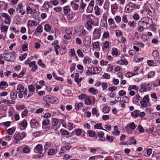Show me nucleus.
<instances>
[{"label":"nucleus","mask_w":160,"mask_h":160,"mask_svg":"<svg viewBox=\"0 0 160 160\" xmlns=\"http://www.w3.org/2000/svg\"><path fill=\"white\" fill-rule=\"evenodd\" d=\"M101 29L100 28H96L94 29L93 35L96 39H99L101 36Z\"/></svg>","instance_id":"7"},{"label":"nucleus","mask_w":160,"mask_h":160,"mask_svg":"<svg viewBox=\"0 0 160 160\" xmlns=\"http://www.w3.org/2000/svg\"><path fill=\"white\" fill-rule=\"evenodd\" d=\"M8 27L4 25H2L1 27V29L2 31H7L8 29Z\"/></svg>","instance_id":"51"},{"label":"nucleus","mask_w":160,"mask_h":160,"mask_svg":"<svg viewBox=\"0 0 160 160\" xmlns=\"http://www.w3.org/2000/svg\"><path fill=\"white\" fill-rule=\"evenodd\" d=\"M70 50L69 54L70 57H73L76 55L75 52L74 48L70 49Z\"/></svg>","instance_id":"32"},{"label":"nucleus","mask_w":160,"mask_h":160,"mask_svg":"<svg viewBox=\"0 0 160 160\" xmlns=\"http://www.w3.org/2000/svg\"><path fill=\"white\" fill-rule=\"evenodd\" d=\"M130 141L131 144L136 145L137 143L136 140L133 137L130 138Z\"/></svg>","instance_id":"46"},{"label":"nucleus","mask_w":160,"mask_h":160,"mask_svg":"<svg viewBox=\"0 0 160 160\" xmlns=\"http://www.w3.org/2000/svg\"><path fill=\"white\" fill-rule=\"evenodd\" d=\"M50 120L49 119H46L44 120L42 122V126L44 125L47 126L49 123Z\"/></svg>","instance_id":"42"},{"label":"nucleus","mask_w":160,"mask_h":160,"mask_svg":"<svg viewBox=\"0 0 160 160\" xmlns=\"http://www.w3.org/2000/svg\"><path fill=\"white\" fill-rule=\"evenodd\" d=\"M92 113L93 115H95L97 117L99 116V113H97V110L95 108H94L92 109Z\"/></svg>","instance_id":"28"},{"label":"nucleus","mask_w":160,"mask_h":160,"mask_svg":"<svg viewBox=\"0 0 160 160\" xmlns=\"http://www.w3.org/2000/svg\"><path fill=\"white\" fill-rule=\"evenodd\" d=\"M110 110L108 106L104 107L102 109V111L105 113H108Z\"/></svg>","instance_id":"49"},{"label":"nucleus","mask_w":160,"mask_h":160,"mask_svg":"<svg viewBox=\"0 0 160 160\" xmlns=\"http://www.w3.org/2000/svg\"><path fill=\"white\" fill-rule=\"evenodd\" d=\"M33 10L30 7H28L27 8V12L28 14L34 13L35 12L32 13Z\"/></svg>","instance_id":"48"},{"label":"nucleus","mask_w":160,"mask_h":160,"mask_svg":"<svg viewBox=\"0 0 160 160\" xmlns=\"http://www.w3.org/2000/svg\"><path fill=\"white\" fill-rule=\"evenodd\" d=\"M95 13L96 15H99L100 14V8L97 4H96L94 7Z\"/></svg>","instance_id":"20"},{"label":"nucleus","mask_w":160,"mask_h":160,"mask_svg":"<svg viewBox=\"0 0 160 160\" xmlns=\"http://www.w3.org/2000/svg\"><path fill=\"white\" fill-rule=\"evenodd\" d=\"M110 78V75L108 73H105L101 77V78H106V79H109Z\"/></svg>","instance_id":"40"},{"label":"nucleus","mask_w":160,"mask_h":160,"mask_svg":"<svg viewBox=\"0 0 160 160\" xmlns=\"http://www.w3.org/2000/svg\"><path fill=\"white\" fill-rule=\"evenodd\" d=\"M118 94L120 96H122L126 94V92L123 90H121L119 92Z\"/></svg>","instance_id":"58"},{"label":"nucleus","mask_w":160,"mask_h":160,"mask_svg":"<svg viewBox=\"0 0 160 160\" xmlns=\"http://www.w3.org/2000/svg\"><path fill=\"white\" fill-rule=\"evenodd\" d=\"M15 129L14 128H10L8 129L7 133L8 135H12L15 131Z\"/></svg>","instance_id":"26"},{"label":"nucleus","mask_w":160,"mask_h":160,"mask_svg":"<svg viewBox=\"0 0 160 160\" xmlns=\"http://www.w3.org/2000/svg\"><path fill=\"white\" fill-rule=\"evenodd\" d=\"M54 10L56 12H59L62 11V8L61 7H56L54 8Z\"/></svg>","instance_id":"60"},{"label":"nucleus","mask_w":160,"mask_h":160,"mask_svg":"<svg viewBox=\"0 0 160 160\" xmlns=\"http://www.w3.org/2000/svg\"><path fill=\"white\" fill-rule=\"evenodd\" d=\"M8 86V84L7 82L5 81H2L0 82V89H2L4 88L5 87L6 88Z\"/></svg>","instance_id":"16"},{"label":"nucleus","mask_w":160,"mask_h":160,"mask_svg":"<svg viewBox=\"0 0 160 160\" xmlns=\"http://www.w3.org/2000/svg\"><path fill=\"white\" fill-rule=\"evenodd\" d=\"M88 91L89 92L92 93V94L94 95L96 94V92L97 91V90L95 89L92 87L89 88Z\"/></svg>","instance_id":"39"},{"label":"nucleus","mask_w":160,"mask_h":160,"mask_svg":"<svg viewBox=\"0 0 160 160\" xmlns=\"http://www.w3.org/2000/svg\"><path fill=\"white\" fill-rule=\"evenodd\" d=\"M145 17L142 18L138 22V24L139 26H142L143 28L144 27L145 28H146L147 27L146 24L145 22Z\"/></svg>","instance_id":"11"},{"label":"nucleus","mask_w":160,"mask_h":160,"mask_svg":"<svg viewBox=\"0 0 160 160\" xmlns=\"http://www.w3.org/2000/svg\"><path fill=\"white\" fill-rule=\"evenodd\" d=\"M63 10L64 14L66 15L70 12L71 9L69 6H67L63 7Z\"/></svg>","instance_id":"18"},{"label":"nucleus","mask_w":160,"mask_h":160,"mask_svg":"<svg viewBox=\"0 0 160 160\" xmlns=\"http://www.w3.org/2000/svg\"><path fill=\"white\" fill-rule=\"evenodd\" d=\"M75 13L73 12H71L67 14V18L68 20H72L75 17Z\"/></svg>","instance_id":"14"},{"label":"nucleus","mask_w":160,"mask_h":160,"mask_svg":"<svg viewBox=\"0 0 160 160\" xmlns=\"http://www.w3.org/2000/svg\"><path fill=\"white\" fill-rule=\"evenodd\" d=\"M128 25L130 27H134L136 26V23L134 21H129L128 22Z\"/></svg>","instance_id":"44"},{"label":"nucleus","mask_w":160,"mask_h":160,"mask_svg":"<svg viewBox=\"0 0 160 160\" xmlns=\"http://www.w3.org/2000/svg\"><path fill=\"white\" fill-rule=\"evenodd\" d=\"M58 119L57 118H53L52 119V126H56L58 123Z\"/></svg>","instance_id":"33"},{"label":"nucleus","mask_w":160,"mask_h":160,"mask_svg":"<svg viewBox=\"0 0 160 160\" xmlns=\"http://www.w3.org/2000/svg\"><path fill=\"white\" fill-rule=\"evenodd\" d=\"M43 100L46 102H47V101H48V102L52 104H57L59 102V100L57 98L50 97L48 95L44 97L43 98Z\"/></svg>","instance_id":"1"},{"label":"nucleus","mask_w":160,"mask_h":160,"mask_svg":"<svg viewBox=\"0 0 160 160\" xmlns=\"http://www.w3.org/2000/svg\"><path fill=\"white\" fill-rule=\"evenodd\" d=\"M88 134L89 137H93L94 136H95V132H94L92 130L88 131Z\"/></svg>","instance_id":"35"},{"label":"nucleus","mask_w":160,"mask_h":160,"mask_svg":"<svg viewBox=\"0 0 160 160\" xmlns=\"http://www.w3.org/2000/svg\"><path fill=\"white\" fill-rule=\"evenodd\" d=\"M37 63L39 65L41 66L42 68L46 67L45 65L42 62L41 59H39Z\"/></svg>","instance_id":"38"},{"label":"nucleus","mask_w":160,"mask_h":160,"mask_svg":"<svg viewBox=\"0 0 160 160\" xmlns=\"http://www.w3.org/2000/svg\"><path fill=\"white\" fill-rule=\"evenodd\" d=\"M42 149V148L41 145L38 144L35 147L34 150L36 153H38L41 151Z\"/></svg>","instance_id":"17"},{"label":"nucleus","mask_w":160,"mask_h":160,"mask_svg":"<svg viewBox=\"0 0 160 160\" xmlns=\"http://www.w3.org/2000/svg\"><path fill=\"white\" fill-rule=\"evenodd\" d=\"M135 75H136V74H134L131 72H127L126 74V76L128 78H130L132 76Z\"/></svg>","instance_id":"43"},{"label":"nucleus","mask_w":160,"mask_h":160,"mask_svg":"<svg viewBox=\"0 0 160 160\" xmlns=\"http://www.w3.org/2000/svg\"><path fill=\"white\" fill-rule=\"evenodd\" d=\"M44 29L47 32H49L51 29V27L49 25L46 24L44 26Z\"/></svg>","instance_id":"36"},{"label":"nucleus","mask_w":160,"mask_h":160,"mask_svg":"<svg viewBox=\"0 0 160 160\" xmlns=\"http://www.w3.org/2000/svg\"><path fill=\"white\" fill-rule=\"evenodd\" d=\"M10 97L12 100H15L17 98V95L15 94L14 92H11L10 93Z\"/></svg>","instance_id":"37"},{"label":"nucleus","mask_w":160,"mask_h":160,"mask_svg":"<svg viewBox=\"0 0 160 160\" xmlns=\"http://www.w3.org/2000/svg\"><path fill=\"white\" fill-rule=\"evenodd\" d=\"M26 134L24 132L21 133H18L17 134H15L13 137L16 140V143H17L18 141L22 140L23 138L26 137Z\"/></svg>","instance_id":"2"},{"label":"nucleus","mask_w":160,"mask_h":160,"mask_svg":"<svg viewBox=\"0 0 160 160\" xmlns=\"http://www.w3.org/2000/svg\"><path fill=\"white\" fill-rule=\"evenodd\" d=\"M106 139L108 142H112L113 141V137L112 136H110L108 135H107L106 136Z\"/></svg>","instance_id":"29"},{"label":"nucleus","mask_w":160,"mask_h":160,"mask_svg":"<svg viewBox=\"0 0 160 160\" xmlns=\"http://www.w3.org/2000/svg\"><path fill=\"white\" fill-rule=\"evenodd\" d=\"M49 2L45 1L43 4L42 8L45 9H46V11H48V8H51V7H49Z\"/></svg>","instance_id":"23"},{"label":"nucleus","mask_w":160,"mask_h":160,"mask_svg":"<svg viewBox=\"0 0 160 160\" xmlns=\"http://www.w3.org/2000/svg\"><path fill=\"white\" fill-rule=\"evenodd\" d=\"M93 47L95 48H99V49H100V47L99 43L98 42H94L92 44Z\"/></svg>","instance_id":"50"},{"label":"nucleus","mask_w":160,"mask_h":160,"mask_svg":"<svg viewBox=\"0 0 160 160\" xmlns=\"http://www.w3.org/2000/svg\"><path fill=\"white\" fill-rule=\"evenodd\" d=\"M77 53L79 57L81 58H83L84 57L83 53L82 51L80 49H78L77 51Z\"/></svg>","instance_id":"31"},{"label":"nucleus","mask_w":160,"mask_h":160,"mask_svg":"<svg viewBox=\"0 0 160 160\" xmlns=\"http://www.w3.org/2000/svg\"><path fill=\"white\" fill-rule=\"evenodd\" d=\"M73 30L72 28L68 27L66 28L65 32L68 35L72 34V32Z\"/></svg>","instance_id":"24"},{"label":"nucleus","mask_w":160,"mask_h":160,"mask_svg":"<svg viewBox=\"0 0 160 160\" xmlns=\"http://www.w3.org/2000/svg\"><path fill=\"white\" fill-rule=\"evenodd\" d=\"M92 60L90 58L88 57H86L84 58L83 62L84 64H86L87 63H89L91 62Z\"/></svg>","instance_id":"25"},{"label":"nucleus","mask_w":160,"mask_h":160,"mask_svg":"<svg viewBox=\"0 0 160 160\" xmlns=\"http://www.w3.org/2000/svg\"><path fill=\"white\" fill-rule=\"evenodd\" d=\"M140 111L138 110H135L131 113V116L134 118H137L139 114Z\"/></svg>","instance_id":"19"},{"label":"nucleus","mask_w":160,"mask_h":160,"mask_svg":"<svg viewBox=\"0 0 160 160\" xmlns=\"http://www.w3.org/2000/svg\"><path fill=\"white\" fill-rule=\"evenodd\" d=\"M28 89L31 92H34L35 90V87L32 85H30L28 86Z\"/></svg>","instance_id":"52"},{"label":"nucleus","mask_w":160,"mask_h":160,"mask_svg":"<svg viewBox=\"0 0 160 160\" xmlns=\"http://www.w3.org/2000/svg\"><path fill=\"white\" fill-rule=\"evenodd\" d=\"M36 22L34 21L29 20L28 22V24L30 26H33L35 25Z\"/></svg>","instance_id":"57"},{"label":"nucleus","mask_w":160,"mask_h":160,"mask_svg":"<svg viewBox=\"0 0 160 160\" xmlns=\"http://www.w3.org/2000/svg\"><path fill=\"white\" fill-rule=\"evenodd\" d=\"M133 19L136 21L138 20L139 18V17L138 13H135L132 16Z\"/></svg>","instance_id":"59"},{"label":"nucleus","mask_w":160,"mask_h":160,"mask_svg":"<svg viewBox=\"0 0 160 160\" xmlns=\"http://www.w3.org/2000/svg\"><path fill=\"white\" fill-rule=\"evenodd\" d=\"M92 25H95L92 20L87 21V28L88 30H90L92 29Z\"/></svg>","instance_id":"12"},{"label":"nucleus","mask_w":160,"mask_h":160,"mask_svg":"<svg viewBox=\"0 0 160 160\" xmlns=\"http://www.w3.org/2000/svg\"><path fill=\"white\" fill-rule=\"evenodd\" d=\"M117 88L116 87L112 86L109 87L108 88V90L109 91L112 92L113 91L116 90Z\"/></svg>","instance_id":"61"},{"label":"nucleus","mask_w":160,"mask_h":160,"mask_svg":"<svg viewBox=\"0 0 160 160\" xmlns=\"http://www.w3.org/2000/svg\"><path fill=\"white\" fill-rule=\"evenodd\" d=\"M2 16L6 18V19H9V18H10L9 15L6 13H2L1 14Z\"/></svg>","instance_id":"56"},{"label":"nucleus","mask_w":160,"mask_h":160,"mask_svg":"<svg viewBox=\"0 0 160 160\" xmlns=\"http://www.w3.org/2000/svg\"><path fill=\"white\" fill-rule=\"evenodd\" d=\"M9 53L2 54L4 59L8 61L12 62L14 61L15 60V57L12 56Z\"/></svg>","instance_id":"5"},{"label":"nucleus","mask_w":160,"mask_h":160,"mask_svg":"<svg viewBox=\"0 0 160 160\" xmlns=\"http://www.w3.org/2000/svg\"><path fill=\"white\" fill-rule=\"evenodd\" d=\"M102 90H104L108 87V84L107 83L103 82L102 83Z\"/></svg>","instance_id":"54"},{"label":"nucleus","mask_w":160,"mask_h":160,"mask_svg":"<svg viewBox=\"0 0 160 160\" xmlns=\"http://www.w3.org/2000/svg\"><path fill=\"white\" fill-rule=\"evenodd\" d=\"M60 132L61 133V135H62L63 136H68L69 135V132L65 130H63L61 129L60 130Z\"/></svg>","instance_id":"21"},{"label":"nucleus","mask_w":160,"mask_h":160,"mask_svg":"<svg viewBox=\"0 0 160 160\" xmlns=\"http://www.w3.org/2000/svg\"><path fill=\"white\" fill-rule=\"evenodd\" d=\"M29 67L30 68H32L31 71L32 72H35L38 68V66L36 65V63L35 61H33L30 63Z\"/></svg>","instance_id":"8"},{"label":"nucleus","mask_w":160,"mask_h":160,"mask_svg":"<svg viewBox=\"0 0 160 160\" xmlns=\"http://www.w3.org/2000/svg\"><path fill=\"white\" fill-rule=\"evenodd\" d=\"M31 127L32 128L37 129L39 127V123L35 119H32L30 122Z\"/></svg>","instance_id":"4"},{"label":"nucleus","mask_w":160,"mask_h":160,"mask_svg":"<svg viewBox=\"0 0 160 160\" xmlns=\"http://www.w3.org/2000/svg\"><path fill=\"white\" fill-rule=\"evenodd\" d=\"M51 146L50 144L48 142H46L44 146V152H46L47 149Z\"/></svg>","instance_id":"47"},{"label":"nucleus","mask_w":160,"mask_h":160,"mask_svg":"<svg viewBox=\"0 0 160 160\" xmlns=\"http://www.w3.org/2000/svg\"><path fill=\"white\" fill-rule=\"evenodd\" d=\"M24 89L23 86L22 84H20L17 87L16 92L17 93L19 92H23Z\"/></svg>","instance_id":"22"},{"label":"nucleus","mask_w":160,"mask_h":160,"mask_svg":"<svg viewBox=\"0 0 160 160\" xmlns=\"http://www.w3.org/2000/svg\"><path fill=\"white\" fill-rule=\"evenodd\" d=\"M114 158L115 160H121L122 157L121 154H118L115 155Z\"/></svg>","instance_id":"30"},{"label":"nucleus","mask_w":160,"mask_h":160,"mask_svg":"<svg viewBox=\"0 0 160 160\" xmlns=\"http://www.w3.org/2000/svg\"><path fill=\"white\" fill-rule=\"evenodd\" d=\"M129 126L132 129L134 130L135 128V125L133 122H132L129 124Z\"/></svg>","instance_id":"64"},{"label":"nucleus","mask_w":160,"mask_h":160,"mask_svg":"<svg viewBox=\"0 0 160 160\" xmlns=\"http://www.w3.org/2000/svg\"><path fill=\"white\" fill-rule=\"evenodd\" d=\"M26 69L25 68H23L20 73L18 75V78H20L23 77L25 74L26 72Z\"/></svg>","instance_id":"34"},{"label":"nucleus","mask_w":160,"mask_h":160,"mask_svg":"<svg viewBox=\"0 0 160 160\" xmlns=\"http://www.w3.org/2000/svg\"><path fill=\"white\" fill-rule=\"evenodd\" d=\"M145 22L147 28L151 27L152 23V19L149 17H145Z\"/></svg>","instance_id":"10"},{"label":"nucleus","mask_w":160,"mask_h":160,"mask_svg":"<svg viewBox=\"0 0 160 160\" xmlns=\"http://www.w3.org/2000/svg\"><path fill=\"white\" fill-rule=\"evenodd\" d=\"M52 74L54 78L56 80H59L61 81H63V79L62 78L58 77L55 72H52Z\"/></svg>","instance_id":"27"},{"label":"nucleus","mask_w":160,"mask_h":160,"mask_svg":"<svg viewBox=\"0 0 160 160\" xmlns=\"http://www.w3.org/2000/svg\"><path fill=\"white\" fill-rule=\"evenodd\" d=\"M30 149L28 147H25L22 150V152L23 153H28Z\"/></svg>","instance_id":"53"},{"label":"nucleus","mask_w":160,"mask_h":160,"mask_svg":"<svg viewBox=\"0 0 160 160\" xmlns=\"http://www.w3.org/2000/svg\"><path fill=\"white\" fill-rule=\"evenodd\" d=\"M134 5L132 2H130L125 7V10L128 13L131 12L135 8Z\"/></svg>","instance_id":"6"},{"label":"nucleus","mask_w":160,"mask_h":160,"mask_svg":"<svg viewBox=\"0 0 160 160\" xmlns=\"http://www.w3.org/2000/svg\"><path fill=\"white\" fill-rule=\"evenodd\" d=\"M116 22L117 23H119L121 21V18L119 16H117L115 18Z\"/></svg>","instance_id":"63"},{"label":"nucleus","mask_w":160,"mask_h":160,"mask_svg":"<svg viewBox=\"0 0 160 160\" xmlns=\"http://www.w3.org/2000/svg\"><path fill=\"white\" fill-rule=\"evenodd\" d=\"M27 55V53H25L23 55L20 56L19 58L21 61H22L26 58Z\"/></svg>","instance_id":"55"},{"label":"nucleus","mask_w":160,"mask_h":160,"mask_svg":"<svg viewBox=\"0 0 160 160\" xmlns=\"http://www.w3.org/2000/svg\"><path fill=\"white\" fill-rule=\"evenodd\" d=\"M149 99L148 95L145 96L142 99V100L140 102L141 106L142 108H145L147 106V103L149 102Z\"/></svg>","instance_id":"3"},{"label":"nucleus","mask_w":160,"mask_h":160,"mask_svg":"<svg viewBox=\"0 0 160 160\" xmlns=\"http://www.w3.org/2000/svg\"><path fill=\"white\" fill-rule=\"evenodd\" d=\"M86 4L84 3L83 0H81L80 6L79 10L81 12H84V9L86 7Z\"/></svg>","instance_id":"13"},{"label":"nucleus","mask_w":160,"mask_h":160,"mask_svg":"<svg viewBox=\"0 0 160 160\" xmlns=\"http://www.w3.org/2000/svg\"><path fill=\"white\" fill-rule=\"evenodd\" d=\"M97 135L99 138H102L104 137V133L102 131L98 132Z\"/></svg>","instance_id":"62"},{"label":"nucleus","mask_w":160,"mask_h":160,"mask_svg":"<svg viewBox=\"0 0 160 160\" xmlns=\"http://www.w3.org/2000/svg\"><path fill=\"white\" fill-rule=\"evenodd\" d=\"M16 12L18 13H20L22 15H23L25 13V11L23 10V7L22 4L18 5L16 9Z\"/></svg>","instance_id":"9"},{"label":"nucleus","mask_w":160,"mask_h":160,"mask_svg":"<svg viewBox=\"0 0 160 160\" xmlns=\"http://www.w3.org/2000/svg\"><path fill=\"white\" fill-rule=\"evenodd\" d=\"M27 125V121L25 120H23L20 123V125L23 127H26Z\"/></svg>","instance_id":"41"},{"label":"nucleus","mask_w":160,"mask_h":160,"mask_svg":"<svg viewBox=\"0 0 160 160\" xmlns=\"http://www.w3.org/2000/svg\"><path fill=\"white\" fill-rule=\"evenodd\" d=\"M118 50L116 48H113L112 50V54L117 56L118 55Z\"/></svg>","instance_id":"45"},{"label":"nucleus","mask_w":160,"mask_h":160,"mask_svg":"<svg viewBox=\"0 0 160 160\" xmlns=\"http://www.w3.org/2000/svg\"><path fill=\"white\" fill-rule=\"evenodd\" d=\"M147 84L146 83L142 84L141 85V88L139 90L140 92H146L147 90Z\"/></svg>","instance_id":"15"}]
</instances>
